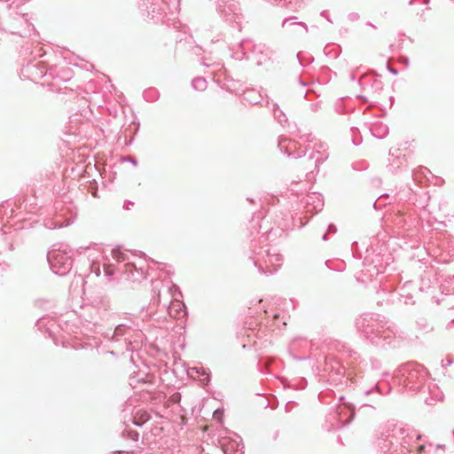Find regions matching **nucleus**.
<instances>
[{
  "instance_id": "1",
  "label": "nucleus",
  "mask_w": 454,
  "mask_h": 454,
  "mask_svg": "<svg viewBox=\"0 0 454 454\" xmlns=\"http://www.w3.org/2000/svg\"><path fill=\"white\" fill-rule=\"evenodd\" d=\"M112 254H113V257L117 260L118 262H121V261H123L125 258H124V254L123 253H121L120 250L118 249H114L112 251Z\"/></svg>"
},
{
  "instance_id": "2",
  "label": "nucleus",
  "mask_w": 454,
  "mask_h": 454,
  "mask_svg": "<svg viewBox=\"0 0 454 454\" xmlns=\"http://www.w3.org/2000/svg\"><path fill=\"white\" fill-rule=\"evenodd\" d=\"M182 307H183V304L178 301L172 302L171 306L169 307V315L173 316L172 311L174 309H176V310L177 312L179 309L181 310Z\"/></svg>"
},
{
  "instance_id": "3",
  "label": "nucleus",
  "mask_w": 454,
  "mask_h": 454,
  "mask_svg": "<svg viewBox=\"0 0 454 454\" xmlns=\"http://www.w3.org/2000/svg\"><path fill=\"white\" fill-rule=\"evenodd\" d=\"M223 416V411L222 410H216V411H215V412L213 414V419L218 422H222Z\"/></svg>"
},
{
  "instance_id": "4",
  "label": "nucleus",
  "mask_w": 454,
  "mask_h": 454,
  "mask_svg": "<svg viewBox=\"0 0 454 454\" xmlns=\"http://www.w3.org/2000/svg\"><path fill=\"white\" fill-rule=\"evenodd\" d=\"M143 417H145V418H144V420H146V419H147V418H148V415H146V414L145 413V414L143 415Z\"/></svg>"
}]
</instances>
